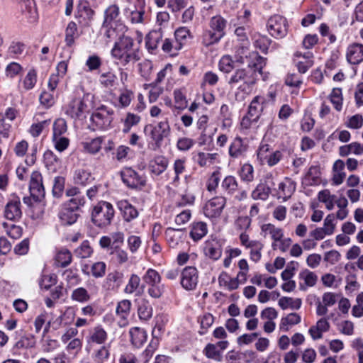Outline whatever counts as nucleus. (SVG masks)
I'll return each instance as SVG.
<instances>
[{
  "label": "nucleus",
  "mask_w": 363,
  "mask_h": 363,
  "mask_svg": "<svg viewBox=\"0 0 363 363\" xmlns=\"http://www.w3.org/2000/svg\"><path fill=\"white\" fill-rule=\"evenodd\" d=\"M111 55L119 60L123 65L130 62L134 63L140 59L139 46L135 43L132 38L124 35L115 42L111 50Z\"/></svg>",
  "instance_id": "nucleus-1"
},
{
  "label": "nucleus",
  "mask_w": 363,
  "mask_h": 363,
  "mask_svg": "<svg viewBox=\"0 0 363 363\" xmlns=\"http://www.w3.org/2000/svg\"><path fill=\"white\" fill-rule=\"evenodd\" d=\"M209 28L203 31L202 44L208 47L218 43L225 35L227 21L220 15L212 17L208 23Z\"/></svg>",
  "instance_id": "nucleus-2"
},
{
  "label": "nucleus",
  "mask_w": 363,
  "mask_h": 363,
  "mask_svg": "<svg viewBox=\"0 0 363 363\" xmlns=\"http://www.w3.org/2000/svg\"><path fill=\"white\" fill-rule=\"evenodd\" d=\"M113 206L106 201L99 202L91 211V221L97 227L103 228L108 226L113 218Z\"/></svg>",
  "instance_id": "nucleus-3"
},
{
  "label": "nucleus",
  "mask_w": 363,
  "mask_h": 363,
  "mask_svg": "<svg viewBox=\"0 0 363 363\" xmlns=\"http://www.w3.org/2000/svg\"><path fill=\"white\" fill-rule=\"evenodd\" d=\"M144 282L148 286L147 294L154 298H160L164 290V286L161 283L162 277L158 272L148 269L143 277Z\"/></svg>",
  "instance_id": "nucleus-4"
},
{
  "label": "nucleus",
  "mask_w": 363,
  "mask_h": 363,
  "mask_svg": "<svg viewBox=\"0 0 363 363\" xmlns=\"http://www.w3.org/2000/svg\"><path fill=\"white\" fill-rule=\"evenodd\" d=\"M113 111L105 106L99 107L91 116V121L95 125L96 128L93 130H105L111 126L113 121Z\"/></svg>",
  "instance_id": "nucleus-5"
},
{
  "label": "nucleus",
  "mask_w": 363,
  "mask_h": 363,
  "mask_svg": "<svg viewBox=\"0 0 363 363\" xmlns=\"http://www.w3.org/2000/svg\"><path fill=\"white\" fill-rule=\"evenodd\" d=\"M267 26L271 35L277 38L285 37L288 32L287 20L279 15L271 16L267 21Z\"/></svg>",
  "instance_id": "nucleus-6"
},
{
  "label": "nucleus",
  "mask_w": 363,
  "mask_h": 363,
  "mask_svg": "<svg viewBox=\"0 0 363 363\" xmlns=\"http://www.w3.org/2000/svg\"><path fill=\"white\" fill-rule=\"evenodd\" d=\"M170 131V125L167 118L159 122L157 125L152 128L150 137L154 142L152 145L153 150H157L161 147L164 138L169 135Z\"/></svg>",
  "instance_id": "nucleus-7"
},
{
  "label": "nucleus",
  "mask_w": 363,
  "mask_h": 363,
  "mask_svg": "<svg viewBox=\"0 0 363 363\" xmlns=\"http://www.w3.org/2000/svg\"><path fill=\"white\" fill-rule=\"evenodd\" d=\"M199 282V272L194 267H186L181 272V285L186 291L194 290Z\"/></svg>",
  "instance_id": "nucleus-8"
},
{
  "label": "nucleus",
  "mask_w": 363,
  "mask_h": 363,
  "mask_svg": "<svg viewBox=\"0 0 363 363\" xmlns=\"http://www.w3.org/2000/svg\"><path fill=\"white\" fill-rule=\"evenodd\" d=\"M225 204V197L216 196L206 202L203 207V213L209 218H218L220 216Z\"/></svg>",
  "instance_id": "nucleus-9"
},
{
  "label": "nucleus",
  "mask_w": 363,
  "mask_h": 363,
  "mask_svg": "<svg viewBox=\"0 0 363 363\" xmlns=\"http://www.w3.org/2000/svg\"><path fill=\"white\" fill-rule=\"evenodd\" d=\"M29 190L30 196L35 201H40L45 196L43 177L38 171L33 172L30 175Z\"/></svg>",
  "instance_id": "nucleus-10"
},
{
  "label": "nucleus",
  "mask_w": 363,
  "mask_h": 363,
  "mask_svg": "<svg viewBox=\"0 0 363 363\" xmlns=\"http://www.w3.org/2000/svg\"><path fill=\"white\" fill-rule=\"evenodd\" d=\"M121 176L123 183L129 188L141 189L145 185V179L131 168H125L121 171Z\"/></svg>",
  "instance_id": "nucleus-11"
},
{
  "label": "nucleus",
  "mask_w": 363,
  "mask_h": 363,
  "mask_svg": "<svg viewBox=\"0 0 363 363\" xmlns=\"http://www.w3.org/2000/svg\"><path fill=\"white\" fill-rule=\"evenodd\" d=\"M88 111V106L81 98L73 99L66 110V113L74 120H79Z\"/></svg>",
  "instance_id": "nucleus-12"
},
{
  "label": "nucleus",
  "mask_w": 363,
  "mask_h": 363,
  "mask_svg": "<svg viewBox=\"0 0 363 363\" xmlns=\"http://www.w3.org/2000/svg\"><path fill=\"white\" fill-rule=\"evenodd\" d=\"M108 339V333L101 325L90 329L86 336V342L89 345H104Z\"/></svg>",
  "instance_id": "nucleus-13"
},
{
  "label": "nucleus",
  "mask_w": 363,
  "mask_h": 363,
  "mask_svg": "<svg viewBox=\"0 0 363 363\" xmlns=\"http://www.w3.org/2000/svg\"><path fill=\"white\" fill-rule=\"evenodd\" d=\"M22 216L21 203L20 199L16 197L9 201L4 208V217L7 220L16 221Z\"/></svg>",
  "instance_id": "nucleus-14"
},
{
  "label": "nucleus",
  "mask_w": 363,
  "mask_h": 363,
  "mask_svg": "<svg viewBox=\"0 0 363 363\" xmlns=\"http://www.w3.org/2000/svg\"><path fill=\"white\" fill-rule=\"evenodd\" d=\"M256 80V77L253 74L249 76L247 74L245 69H238L231 75L230 78L228 80V83L230 84H238L242 82L245 85H247L248 88H251L255 84Z\"/></svg>",
  "instance_id": "nucleus-15"
},
{
  "label": "nucleus",
  "mask_w": 363,
  "mask_h": 363,
  "mask_svg": "<svg viewBox=\"0 0 363 363\" xmlns=\"http://www.w3.org/2000/svg\"><path fill=\"white\" fill-rule=\"evenodd\" d=\"M262 233H264V237L267 235H270L271 239L273 240L272 247L273 250L277 249V242L281 240L284 238V231L281 228L276 227L274 224L266 223L261 226Z\"/></svg>",
  "instance_id": "nucleus-16"
},
{
  "label": "nucleus",
  "mask_w": 363,
  "mask_h": 363,
  "mask_svg": "<svg viewBox=\"0 0 363 363\" xmlns=\"http://www.w3.org/2000/svg\"><path fill=\"white\" fill-rule=\"evenodd\" d=\"M117 206L125 222L130 223L139 216L138 209L127 200L118 201Z\"/></svg>",
  "instance_id": "nucleus-17"
},
{
  "label": "nucleus",
  "mask_w": 363,
  "mask_h": 363,
  "mask_svg": "<svg viewBox=\"0 0 363 363\" xmlns=\"http://www.w3.org/2000/svg\"><path fill=\"white\" fill-rule=\"evenodd\" d=\"M131 306V301L128 299L122 300L118 303L116 313L118 318H119L118 324L121 327L128 325V318L130 315Z\"/></svg>",
  "instance_id": "nucleus-18"
},
{
  "label": "nucleus",
  "mask_w": 363,
  "mask_h": 363,
  "mask_svg": "<svg viewBox=\"0 0 363 363\" xmlns=\"http://www.w3.org/2000/svg\"><path fill=\"white\" fill-rule=\"evenodd\" d=\"M347 60L352 65H358L363 61V45L352 43L350 45L346 52Z\"/></svg>",
  "instance_id": "nucleus-19"
},
{
  "label": "nucleus",
  "mask_w": 363,
  "mask_h": 363,
  "mask_svg": "<svg viewBox=\"0 0 363 363\" xmlns=\"http://www.w3.org/2000/svg\"><path fill=\"white\" fill-rule=\"evenodd\" d=\"M337 295L326 292L323 295V302L318 301L316 303V313L319 316L325 315L328 313V307L333 306L337 301Z\"/></svg>",
  "instance_id": "nucleus-20"
},
{
  "label": "nucleus",
  "mask_w": 363,
  "mask_h": 363,
  "mask_svg": "<svg viewBox=\"0 0 363 363\" xmlns=\"http://www.w3.org/2000/svg\"><path fill=\"white\" fill-rule=\"evenodd\" d=\"M169 161L167 157L162 155H157L149 162V169L152 174L159 176L167 168Z\"/></svg>",
  "instance_id": "nucleus-21"
},
{
  "label": "nucleus",
  "mask_w": 363,
  "mask_h": 363,
  "mask_svg": "<svg viewBox=\"0 0 363 363\" xmlns=\"http://www.w3.org/2000/svg\"><path fill=\"white\" fill-rule=\"evenodd\" d=\"M186 236L185 230L168 228L165 231L166 240L171 247H176L179 242H182Z\"/></svg>",
  "instance_id": "nucleus-22"
},
{
  "label": "nucleus",
  "mask_w": 363,
  "mask_h": 363,
  "mask_svg": "<svg viewBox=\"0 0 363 363\" xmlns=\"http://www.w3.org/2000/svg\"><path fill=\"white\" fill-rule=\"evenodd\" d=\"M245 64H247L250 68L252 69L255 74L258 72L260 75H262V69L265 66L266 62L265 59L260 56L257 52L252 51L248 55Z\"/></svg>",
  "instance_id": "nucleus-23"
},
{
  "label": "nucleus",
  "mask_w": 363,
  "mask_h": 363,
  "mask_svg": "<svg viewBox=\"0 0 363 363\" xmlns=\"http://www.w3.org/2000/svg\"><path fill=\"white\" fill-rule=\"evenodd\" d=\"M206 257L213 260H218L222 255L221 245L218 240H207L203 248Z\"/></svg>",
  "instance_id": "nucleus-24"
},
{
  "label": "nucleus",
  "mask_w": 363,
  "mask_h": 363,
  "mask_svg": "<svg viewBox=\"0 0 363 363\" xmlns=\"http://www.w3.org/2000/svg\"><path fill=\"white\" fill-rule=\"evenodd\" d=\"M124 13L132 23H140L143 21L145 11L143 7L138 8L135 4H130L124 8Z\"/></svg>",
  "instance_id": "nucleus-25"
},
{
  "label": "nucleus",
  "mask_w": 363,
  "mask_h": 363,
  "mask_svg": "<svg viewBox=\"0 0 363 363\" xmlns=\"http://www.w3.org/2000/svg\"><path fill=\"white\" fill-rule=\"evenodd\" d=\"M298 277L303 282L299 283V289L301 291H306L308 287H313L316 284L318 281V276L313 272L307 269L302 270Z\"/></svg>",
  "instance_id": "nucleus-26"
},
{
  "label": "nucleus",
  "mask_w": 363,
  "mask_h": 363,
  "mask_svg": "<svg viewBox=\"0 0 363 363\" xmlns=\"http://www.w3.org/2000/svg\"><path fill=\"white\" fill-rule=\"evenodd\" d=\"M247 145L240 137H236L229 147V155L233 158H238L245 155Z\"/></svg>",
  "instance_id": "nucleus-27"
},
{
  "label": "nucleus",
  "mask_w": 363,
  "mask_h": 363,
  "mask_svg": "<svg viewBox=\"0 0 363 363\" xmlns=\"http://www.w3.org/2000/svg\"><path fill=\"white\" fill-rule=\"evenodd\" d=\"M265 101L264 97L261 96H257L252 100L248 108V115L255 117L254 121H258L263 111Z\"/></svg>",
  "instance_id": "nucleus-28"
},
{
  "label": "nucleus",
  "mask_w": 363,
  "mask_h": 363,
  "mask_svg": "<svg viewBox=\"0 0 363 363\" xmlns=\"http://www.w3.org/2000/svg\"><path fill=\"white\" fill-rule=\"evenodd\" d=\"M274 186V183L272 185H269L265 183L259 184L256 188L252 191L251 197L254 200H262L266 201L271 194L272 187Z\"/></svg>",
  "instance_id": "nucleus-29"
},
{
  "label": "nucleus",
  "mask_w": 363,
  "mask_h": 363,
  "mask_svg": "<svg viewBox=\"0 0 363 363\" xmlns=\"http://www.w3.org/2000/svg\"><path fill=\"white\" fill-rule=\"evenodd\" d=\"M79 213L77 210L71 208L69 206L65 205L60 213V219L63 225H72L74 223L79 217Z\"/></svg>",
  "instance_id": "nucleus-30"
},
{
  "label": "nucleus",
  "mask_w": 363,
  "mask_h": 363,
  "mask_svg": "<svg viewBox=\"0 0 363 363\" xmlns=\"http://www.w3.org/2000/svg\"><path fill=\"white\" fill-rule=\"evenodd\" d=\"M162 38L161 28L158 30H152L147 35L145 45L150 52L152 53L158 48Z\"/></svg>",
  "instance_id": "nucleus-31"
},
{
  "label": "nucleus",
  "mask_w": 363,
  "mask_h": 363,
  "mask_svg": "<svg viewBox=\"0 0 363 363\" xmlns=\"http://www.w3.org/2000/svg\"><path fill=\"white\" fill-rule=\"evenodd\" d=\"M152 307L150 302L143 298L138 302V314L141 320L147 321L152 316Z\"/></svg>",
  "instance_id": "nucleus-32"
},
{
  "label": "nucleus",
  "mask_w": 363,
  "mask_h": 363,
  "mask_svg": "<svg viewBox=\"0 0 363 363\" xmlns=\"http://www.w3.org/2000/svg\"><path fill=\"white\" fill-rule=\"evenodd\" d=\"M345 167V164L342 160H337L335 162L333 167V182L334 184L340 185L343 182L345 177V173L344 172Z\"/></svg>",
  "instance_id": "nucleus-33"
},
{
  "label": "nucleus",
  "mask_w": 363,
  "mask_h": 363,
  "mask_svg": "<svg viewBox=\"0 0 363 363\" xmlns=\"http://www.w3.org/2000/svg\"><path fill=\"white\" fill-rule=\"evenodd\" d=\"M208 233L207 225L206 223L199 221L194 223L191 225L190 236L194 241H199L202 239Z\"/></svg>",
  "instance_id": "nucleus-34"
},
{
  "label": "nucleus",
  "mask_w": 363,
  "mask_h": 363,
  "mask_svg": "<svg viewBox=\"0 0 363 363\" xmlns=\"http://www.w3.org/2000/svg\"><path fill=\"white\" fill-rule=\"evenodd\" d=\"M182 48L181 43H178L174 39L166 38L162 45V50L171 56L177 55Z\"/></svg>",
  "instance_id": "nucleus-35"
},
{
  "label": "nucleus",
  "mask_w": 363,
  "mask_h": 363,
  "mask_svg": "<svg viewBox=\"0 0 363 363\" xmlns=\"http://www.w3.org/2000/svg\"><path fill=\"white\" fill-rule=\"evenodd\" d=\"M130 335L132 343L136 347H140L146 342L147 335L143 329L133 328L130 330Z\"/></svg>",
  "instance_id": "nucleus-36"
},
{
  "label": "nucleus",
  "mask_w": 363,
  "mask_h": 363,
  "mask_svg": "<svg viewBox=\"0 0 363 363\" xmlns=\"http://www.w3.org/2000/svg\"><path fill=\"white\" fill-rule=\"evenodd\" d=\"M221 188L228 194H233L238 189V183L235 177L229 175L221 183Z\"/></svg>",
  "instance_id": "nucleus-37"
},
{
  "label": "nucleus",
  "mask_w": 363,
  "mask_h": 363,
  "mask_svg": "<svg viewBox=\"0 0 363 363\" xmlns=\"http://www.w3.org/2000/svg\"><path fill=\"white\" fill-rule=\"evenodd\" d=\"M335 199V196L331 194L328 189L322 190L318 194L319 201L324 203L326 208L330 211L334 208Z\"/></svg>",
  "instance_id": "nucleus-38"
},
{
  "label": "nucleus",
  "mask_w": 363,
  "mask_h": 363,
  "mask_svg": "<svg viewBox=\"0 0 363 363\" xmlns=\"http://www.w3.org/2000/svg\"><path fill=\"white\" fill-rule=\"evenodd\" d=\"M103 143L102 137H97L92 139L90 142L83 143L84 149L89 153L94 155L99 152Z\"/></svg>",
  "instance_id": "nucleus-39"
},
{
  "label": "nucleus",
  "mask_w": 363,
  "mask_h": 363,
  "mask_svg": "<svg viewBox=\"0 0 363 363\" xmlns=\"http://www.w3.org/2000/svg\"><path fill=\"white\" fill-rule=\"evenodd\" d=\"M109 345H101L97 349L93 355L94 362L95 363H104L107 361L110 356Z\"/></svg>",
  "instance_id": "nucleus-40"
},
{
  "label": "nucleus",
  "mask_w": 363,
  "mask_h": 363,
  "mask_svg": "<svg viewBox=\"0 0 363 363\" xmlns=\"http://www.w3.org/2000/svg\"><path fill=\"white\" fill-rule=\"evenodd\" d=\"M191 38L190 30L186 27H180L174 31V40L178 43H181L182 48H183L188 40Z\"/></svg>",
  "instance_id": "nucleus-41"
},
{
  "label": "nucleus",
  "mask_w": 363,
  "mask_h": 363,
  "mask_svg": "<svg viewBox=\"0 0 363 363\" xmlns=\"http://www.w3.org/2000/svg\"><path fill=\"white\" fill-rule=\"evenodd\" d=\"M74 180L77 184L84 186L90 183L92 178L90 172L83 169H79L75 171Z\"/></svg>",
  "instance_id": "nucleus-42"
},
{
  "label": "nucleus",
  "mask_w": 363,
  "mask_h": 363,
  "mask_svg": "<svg viewBox=\"0 0 363 363\" xmlns=\"http://www.w3.org/2000/svg\"><path fill=\"white\" fill-rule=\"evenodd\" d=\"M174 99L175 108L184 110L187 107L188 101L182 89H175L174 91Z\"/></svg>",
  "instance_id": "nucleus-43"
},
{
  "label": "nucleus",
  "mask_w": 363,
  "mask_h": 363,
  "mask_svg": "<svg viewBox=\"0 0 363 363\" xmlns=\"http://www.w3.org/2000/svg\"><path fill=\"white\" fill-rule=\"evenodd\" d=\"M119 13L118 7L116 5L110 6L105 11V19L104 26H109V24H116L114 20L118 17Z\"/></svg>",
  "instance_id": "nucleus-44"
},
{
  "label": "nucleus",
  "mask_w": 363,
  "mask_h": 363,
  "mask_svg": "<svg viewBox=\"0 0 363 363\" xmlns=\"http://www.w3.org/2000/svg\"><path fill=\"white\" fill-rule=\"evenodd\" d=\"M301 322V317L296 313H291L281 320L280 328L285 331L289 330V325H296Z\"/></svg>",
  "instance_id": "nucleus-45"
},
{
  "label": "nucleus",
  "mask_w": 363,
  "mask_h": 363,
  "mask_svg": "<svg viewBox=\"0 0 363 363\" xmlns=\"http://www.w3.org/2000/svg\"><path fill=\"white\" fill-rule=\"evenodd\" d=\"M56 262L61 267H65L72 262V254L67 249L60 250L55 257Z\"/></svg>",
  "instance_id": "nucleus-46"
},
{
  "label": "nucleus",
  "mask_w": 363,
  "mask_h": 363,
  "mask_svg": "<svg viewBox=\"0 0 363 363\" xmlns=\"http://www.w3.org/2000/svg\"><path fill=\"white\" fill-rule=\"evenodd\" d=\"M203 353L208 359L220 362L222 359L221 352L217 350V345L208 343L203 350Z\"/></svg>",
  "instance_id": "nucleus-47"
},
{
  "label": "nucleus",
  "mask_w": 363,
  "mask_h": 363,
  "mask_svg": "<svg viewBox=\"0 0 363 363\" xmlns=\"http://www.w3.org/2000/svg\"><path fill=\"white\" fill-rule=\"evenodd\" d=\"M330 101L336 111H340L342 108V89L334 88L330 95Z\"/></svg>",
  "instance_id": "nucleus-48"
},
{
  "label": "nucleus",
  "mask_w": 363,
  "mask_h": 363,
  "mask_svg": "<svg viewBox=\"0 0 363 363\" xmlns=\"http://www.w3.org/2000/svg\"><path fill=\"white\" fill-rule=\"evenodd\" d=\"M239 176L245 182H251L254 179V169L250 164H244L239 171Z\"/></svg>",
  "instance_id": "nucleus-49"
},
{
  "label": "nucleus",
  "mask_w": 363,
  "mask_h": 363,
  "mask_svg": "<svg viewBox=\"0 0 363 363\" xmlns=\"http://www.w3.org/2000/svg\"><path fill=\"white\" fill-rule=\"evenodd\" d=\"M71 298L75 301L84 303L89 301L91 297L86 289L79 287L72 291Z\"/></svg>",
  "instance_id": "nucleus-50"
},
{
  "label": "nucleus",
  "mask_w": 363,
  "mask_h": 363,
  "mask_svg": "<svg viewBox=\"0 0 363 363\" xmlns=\"http://www.w3.org/2000/svg\"><path fill=\"white\" fill-rule=\"evenodd\" d=\"M65 179L63 177L58 176L55 177L52 187V194L56 198L62 196L65 189Z\"/></svg>",
  "instance_id": "nucleus-51"
},
{
  "label": "nucleus",
  "mask_w": 363,
  "mask_h": 363,
  "mask_svg": "<svg viewBox=\"0 0 363 363\" xmlns=\"http://www.w3.org/2000/svg\"><path fill=\"white\" fill-rule=\"evenodd\" d=\"M133 99V92L131 90L125 89L123 90L118 97L119 106L121 108L128 107Z\"/></svg>",
  "instance_id": "nucleus-52"
},
{
  "label": "nucleus",
  "mask_w": 363,
  "mask_h": 363,
  "mask_svg": "<svg viewBox=\"0 0 363 363\" xmlns=\"http://www.w3.org/2000/svg\"><path fill=\"white\" fill-rule=\"evenodd\" d=\"M140 283V278L135 274H131L128 283L124 289V292L132 294L136 291Z\"/></svg>",
  "instance_id": "nucleus-53"
},
{
  "label": "nucleus",
  "mask_w": 363,
  "mask_h": 363,
  "mask_svg": "<svg viewBox=\"0 0 363 363\" xmlns=\"http://www.w3.org/2000/svg\"><path fill=\"white\" fill-rule=\"evenodd\" d=\"M37 82V73L33 69H30L26 75L23 84V87L26 90L33 89Z\"/></svg>",
  "instance_id": "nucleus-54"
},
{
  "label": "nucleus",
  "mask_w": 363,
  "mask_h": 363,
  "mask_svg": "<svg viewBox=\"0 0 363 363\" xmlns=\"http://www.w3.org/2000/svg\"><path fill=\"white\" fill-rule=\"evenodd\" d=\"M74 253L77 257L82 259L90 257L92 253V249L89 245V242L87 240L84 241L81 245L75 250Z\"/></svg>",
  "instance_id": "nucleus-55"
},
{
  "label": "nucleus",
  "mask_w": 363,
  "mask_h": 363,
  "mask_svg": "<svg viewBox=\"0 0 363 363\" xmlns=\"http://www.w3.org/2000/svg\"><path fill=\"white\" fill-rule=\"evenodd\" d=\"M345 124L349 128L359 129L363 125V116L361 114H355L349 117Z\"/></svg>",
  "instance_id": "nucleus-56"
},
{
  "label": "nucleus",
  "mask_w": 363,
  "mask_h": 363,
  "mask_svg": "<svg viewBox=\"0 0 363 363\" xmlns=\"http://www.w3.org/2000/svg\"><path fill=\"white\" fill-rule=\"evenodd\" d=\"M77 30V25L74 22H70L67 28L65 34V42L67 46H72L74 43V35Z\"/></svg>",
  "instance_id": "nucleus-57"
},
{
  "label": "nucleus",
  "mask_w": 363,
  "mask_h": 363,
  "mask_svg": "<svg viewBox=\"0 0 363 363\" xmlns=\"http://www.w3.org/2000/svg\"><path fill=\"white\" fill-rule=\"evenodd\" d=\"M116 76L111 72L103 73L100 76L101 84L106 87L110 88L116 84Z\"/></svg>",
  "instance_id": "nucleus-58"
},
{
  "label": "nucleus",
  "mask_w": 363,
  "mask_h": 363,
  "mask_svg": "<svg viewBox=\"0 0 363 363\" xmlns=\"http://www.w3.org/2000/svg\"><path fill=\"white\" fill-rule=\"evenodd\" d=\"M67 131L66 121L62 118L57 119L53 124V138H58Z\"/></svg>",
  "instance_id": "nucleus-59"
},
{
  "label": "nucleus",
  "mask_w": 363,
  "mask_h": 363,
  "mask_svg": "<svg viewBox=\"0 0 363 363\" xmlns=\"http://www.w3.org/2000/svg\"><path fill=\"white\" fill-rule=\"evenodd\" d=\"M233 63L230 56L225 55L220 60L219 69L223 72L229 73L233 69Z\"/></svg>",
  "instance_id": "nucleus-60"
},
{
  "label": "nucleus",
  "mask_w": 363,
  "mask_h": 363,
  "mask_svg": "<svg viewBox=\"0 0 363 363\" xmlns=\"http://www.w3.org/2000/svg\"><path fill=\"white\" fill-rule=\"evenodd\" d=\"M121 279V274L118 272H113L109 273L106 278V285L107 286L108 289H113L116 285V284Z\"/></svg>",
  "instance_id": "nucleus-61"
},
{
  "label": "nucleus",
  "mask_w": 363,
  "mask_h": 363,
  "mask_svg": "<svg viewBox=\"0 0 363 363\" xmlns=\"http://www.w3.org/2000/svg\"><path fill=\"white\" fill-rule=\"evenodd\" d=\"M248 45L242 44L236 51L237 60L242 64H245L248 55L252 52L249 50Z\"/></svg>",
  "instance_id": "nucleus-62"
},
{
  "label": "nucleus",
  "mask_w": 363,
  "mask_h": 363,
  "mask_svg": "<svg viewBox=\"0 0 363 363\" xmlns=\"http://www.w3.org/2000/svg\"><path fill=\"white\" fill-rule=\"evenodd\" d=\"M106 264L103 262H98L94 263L91 267V274L96 277H102L106 272Z\"/></svg>",
  "instance_id": "nucleus-63"
},
{
  "label": "nucleus",
  "mask_w": 363,
  "mask_h": 363,
  "mask_svg": "<svg viewBox=\"0 0 363 363\" xmlns=\"http://www.w3.org/2000/svg\"><path fill=\"white\" fill-rule=\"evenodd\" d=\"M219 174L220 172L218 171H216L213 172V174L208 178L206 184V188L208 191H213L216 190L220 181Z\"/></svg>",
  "instance_id": "nucleus-64"
}]
</instances>
